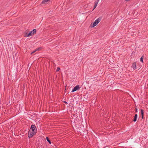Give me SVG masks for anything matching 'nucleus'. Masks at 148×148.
<instances>
[{
    "instance_id": "1",
    "label": "nucleus",
    "mask_w": 148,
    "mask_h": 148,
    "mask_svg": "<svg viewBox=\"0 0 148 148\" xmlns=\"http://www.w3.org/2000/svg\"><path fill=\"white\" fill-rule=\"evenodd\" d=\"M36 126L34 125L31 126L28 134V136L29 138H32L36 134Z\"/></svg>"
},
{
    "instance_id": "2",
    "label": "nucleus",
    "mask_w": 148,
    "mask_h": 148,
    "mask_svg": "<svg viewBox=\"0 0 148 148\" xmlns=\"http://www.w3.org/2000/svg\"><path fill=\"white\" fill-rule=\"evenodd\" d=\"M36 32V30L34 29L31 32L28 34L26 33L25 34V36L26 37H29L30 36H32Z\"/></svg>"
},
{
    "instance_id": "3",
    "label": "nucleus",
    "mask_w": 148,
    "mask_h": 148,
    "mask_svg": "<svg viewBox=\"0 0 148 148\" xmlns=\"http://www.w3.org/2000/svg\"><path fill=\"white\" fill-rule=\"evenodd\" d=\"M101 18L100 17H99L95 21L93 22L92 24V27H94L95 26L101 21Z\"/></svg>"
},
{
    "instance_id": "4",
    "label": "nucleus",
    "mask_w": 148,
    "mask_h": 148,
    "mask_svg": "<svg viewBox=\"0 0 148 148\" xmlns=\"http://www.w3.org/2000/svg\"><path fill=\"white\" fill-rule=\"evenodd\" d=\"M80 88V86L79 85H77L74 87L73 90L71 91V92H73L76 90L79 89Z\"/></svg>"
},
{
    "instance_id": "5",
    "label": "nucleus",
    "mask_w": 148,
    "mask_h": 148,
    "mask_svg": "<svg viewBox=\"0 0 148 148\" xmlns=\"http://www.w3.org/2000/svg\"><path fill=\"white\" fill-rule=\"evenodd\" d=\"M99 0H97V1H95V2H94V8H93L92 10V11H93L95 8L96 7L97 5V4L98 3V2H99Z\"/></svg>"
},
{
    "instance_id": "6",
    "label": "nucleus",
    "mask_w": 148,
    "mask_h": 148,
    "mask_svg": "<svg viewBox=\"0 0 148 148\" xmlns=\"http://www.w3.org/2000/svg\"><path fill=\"white\" fill-rule=\"evenodd\" d=\"M132 68L135 70H137V69L136 67V62H134L132 65Z\"/></svg>"
},
{
    "instance_id": "7",
    "label": "nucleus",
    "mask_w": 148,
    "mask_h": 148,
    "mask_svg": "<svg viewBox=\"0 0 148 148\" xmlns=\"http://www.w3.org/2000/svg\"><path fill=\"white\" fill-rule=\"evenodd\" d=\"M42 48V47H40L37 49H36L34 51H33V52H32L31 53V54H32L34 53L36 51H40V49H41Z\"/></svg>"
},
{
    "instance_id": "8",
    "label": "nucleus",
    "mask_w": 148,
    "mask_h": 148,
    "mask_svg": "<svg viewBox=\"0 0 148 148\" xmlns=\"http://www.w3.org/2000/svg\"><path fill=\"white\" fill-rule=\"evenodd\" d=\"M137 116V114H136L135 115V116L134 117V122H135L136 121Z\"/></svg>"
},
{
    "instance_id": "9",
    "label": "nucleus",
    "mask_w": 148,
    "mask_h": 148,
    "mask_svg": "<svg viewBox=\"0 0 148 148\" xmlns=\"http://www.w3.org/2000/svg\"><path fill=\"white\" fill-rule=\"evenodd\" d=\"M143 56H142L140 58V61L142 62H143Z\"/></svg>"
},
{
    "instance_id": "10",
    "label": "nucleus",
    "mask_w": 148,
    "mask_h": 148,
    "mask_svg": "<svg viewBox=\"0 0 148 148\" xmlns=\"http://www.w3.org/2000/svg\"><path fill=\"white\" fill-rule=\"evenodd\" d=\"M46 139L47 140V141H48V142L50 144H51V142L49 140V138L48 137H47L46 138Z\"/></svg>"
},
{
    "instance_id": "11",
    "label": "nucleus",
    "mask_w": 148,
    "mask_h": 148,
    "mask_svg": "<svg viewBox=\"0 0 148 148\" xmlns=\"http://www.w3.org/2000/svg\"><path fill=\"white\" fill-rule=\"evenodd\" d=\"M141 115H143V110H141Z\"/></svg>"
},
{
    "instance_id": "12",
    "label": "nucleus",
    "mask_w": 148,
    "mask_h": 148,
    "mask_svg": "<svg viewBox=\"0 0 148 148\" xmlns=\"http://www.w3.org/2000/svg\"><path fill=\"white\" fill-rule=\"evenodd\" d=\"M60 69V68H59L58 67V68H57V69L56 70V71L57 72L58 71H59Z\"/></svg>"
},
{
    "instance_id": "13",
    "label": "nucleus",
    "mask_w": 148,
    "mask_h": 148,
    "mask_svg": "<svg viewBox=\"0 0 148 148\" xmlns=\"http://www.w3.org/2000/svg\"><path fill=\"white\" fill-rule=\"evenodd\" d=\"M143 115H142V119L143 118Z\"/></svg>"
},
{
    "instance_id": "14",
    "label": "nucleus",
    "mask_w": 148,
    "mask_h": 148,
    "mask_svg": "<svg viewBox=\"0 0 148 148\" xmlns=\"http://www.w3.org/2000/svg\"><path fill=\"white\" fill-rule=\"evenodd\" d=\"M62 102H66V101H63Z\"/></svg>"
},
{
    "instance_id": "15",
    "label": "nucleus",
    "mask_w": 148,
    "mask_h": 148,
    "mask_svg": "<svg viewBox=\"0 0 148 148\" xmlns=\"http://www.w3.org/2000/svg\"><path fill=\"white\" fill-rule=\"evenodd\" d=\"M136 111H137V109H136Z\"/></svg>"
}]
</instances>
